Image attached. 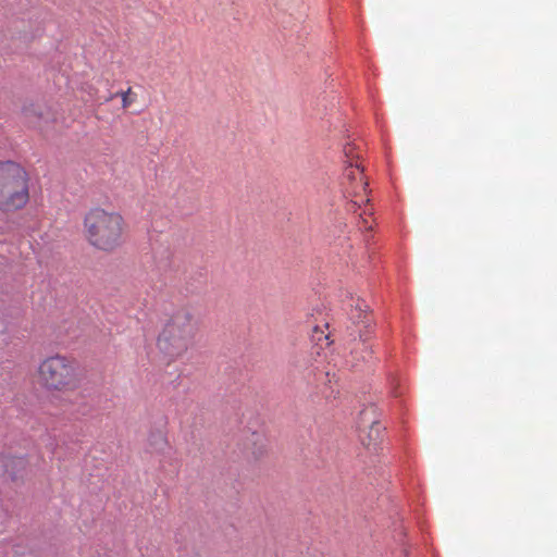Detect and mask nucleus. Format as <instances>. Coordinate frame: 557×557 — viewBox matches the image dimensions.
Masks as SVG:
<instances>
[{"mask_svg":"<svg viewBox=\"0 0 557 557\" xmlns=\"http://www.w3.org/2000/svg\"><path fill=\"white\" fill-rule=\"evenodd\" d=\"M257 440L255 442V444H259L257 449L252 451V455L255 456L256 459H259L261 457H263L267 453V447L263 443V440L260 437V436H256Z\"/></svg>","mask_w":557,"mask_h":557,"instance_id":"9d476101","label":"nucleus"},{"mask_svg":"<svg viewBox=\"0 0 557 557\" xmlns=\"http://www.w3.org/2000/svg\"><path fill=\"white\" fill-rule=\"evenodd\" d=\"M36 379L47 393H73L81 385L78 362L63 354L48 356L39 362Z\"/></svg>","mask_w":557,"mask_h":557,"instance_id":"7ed1b4c3","label":"nucleus"},{"mask_svg":"<svg viewBox=\"0 0 557 557\" xmlns=\"http://www.w3.org/2000/svg\"><path fill=\"white\" fill-rule=\"evenodd\" d=\"M361 221L359 222L360 228L363 230H371L372 225L369 223L367 218H363L362 214L360 215Z\"/></svg>","mask_w":557,"mask_h":557,"instance_id":"9b49d317","label":"nucleus"},{"mask_svg":"<svg viewBox=\"0 0 557 557\" xmlns=\"http://www.w3.org/2000/svg\"><path fill=\"white\" fill-rule=\"evenodd\" d=\"M367 308H368V306L363 302L357 304L356 309H355L356 313L352 312L351 319L357 320L358 322L363 321L362 319L367 318Z\"/></svg>","mask_w":557,"mask_h":557,"instance_id":"1a4fd4ad","label":"nucleus"},{"mask_svg":"<svg viewBox=\"0 0 557 557\" xmlns=\"http://www.w3.org/2000/svg\"><path fill=\"white\" fill-rule=\"evenodd\" d=\"M12 463H16V465H24V460L23 459H14V460H11Z\"/></svg>","mask_w":557,"mask_h":557,"instance_id":"f8f14e48","label":"nucleus"},{"mask_svg":"<svg viewBox=\"0 0 557 557\" xmlns=\"http://www.w3.org/2000/svg\"><path fill=\"white\" fill-rule=\"evenodd\" d=\"M344 153L347 160V163L344 173H343V185L345 191L354 197H360V201L354 200L352 205L360 206V202H368L369 199H363V195H367V186L368 183L363 176V169L361 163L359 162V156L355 152V147L350 144L345 146Z\"/></svg>","mask_w":557,"mask_h":557,"instance_id":"39448f33","label":"nucleus"},{"mask_svg":"<svg viewBox=\"0 0 557 557\" xmlns=\"http://www.w3.org/2000/svg\"><path fill=\"white\" fill-rule=\"evenodd\" d=\"M362 346H363V350L367 354V356L370 357L371 356V351L368 349V347H366L364 344H362Z\"/></svg>","mask_w":557,"mask_h":557,"instance_id":"ddd939ff","label":"nucleus"},{"mask_svg":"<svg viewBox=\"0 0 557 557\" xmlns=\"http://www.w3.org/2000/svg\"><path fill=\"white\" fill-rule=\"evenodd\" d=\"M83 230L92 248L111 253L123 246L127 224L119 211L94 207L84 215Z\"/></svg>","mask_w":557,"mask_h":557,"instance_id":"f257e3e1","label":"nucleus"},{"mask_svg":"<svg viewBox=\"0 0 557 557\" xmlns=\"http://www.w3.org/2000/svg\"><path fill=\"white\" fill-rule=\"evenodd\" d=\"M120 96L122 99V108L128 109L137 99V95L133 91L132 87H128L125 91H120L112 95L109 100Z\"/></svg>","mask_w":557,"mask_h":557,"instance_id":"6e6552de","label":"nucleus"},{"mask_svg":"<svg viewBox=\"0 0 557 557\" xmlns=\"http://www.w3.org/2000/svg\"><path fill=\"white\" fill-rule=\"evenodd\" d=\"M23 115L25 119V123L29 127L39 129V131H42L45 128L46 121L44 117V113L40 110H38L37 108L32 107V108L24 109Z\"/></svg>","mask_w":557,"mask_h":557,"instance_id":"0eeeda50","label":"nucleus"},{"mask_svg":"<svg viewBox=\"0 0 557 557\" xmlns=\"http://www.w3.org/2000/svg\"><path fill=\"white\" fill-rule=\"evenodd\" d=\"M366 412L362 413V425L360 426L359 437L364 447L375 449L382 440L383 426L379 421L372 420L366 423Z\"/></svg>","mask_w":557,"mask_h":557,"instance_id":"423d86ee","label":"nucleus"},{"mask_svg":"<svg viewBox=\"0 0 557 557\" xmlns=\"http://www.w3.org/2000/svg\"><path fill=\"white\" fill-rule=\"evenodd\" d=\"M158 437H159L160 442H165V438L163 437V435L159 434Z\"/></svg>","mask_w":557,"mask_h":557,"instance_id":"4468645a","label":"nucleus"},{"mask_svg":"<svg viewBox=\"0 0 557 557\" xmlns=\"http://www.w3.org/2000/svg\"><path fill=\"white\" fill-rule=\"evenodd\" d=\"M29 177L20 164L0 163V210L13 212L23 209L29 200Z\"/></svg>","mask_w":557,"mask_h":557,"instance_id":"20e7f679","label":"nucleus"},{"mask_svg":"<svg viewBox=\"0 0 557 557\" xmlns=\"http://www.w3.org/2000/svg\"><path fill=\"white\" fill-rule=\"evenodd\" d=\"M198 321L186 307L176 309L164 322L157 337V348L168 363L181 359L194 344Z\"/></svg>","mask_w":557,"mask_h":557,"instance_id":"f03ea898","label":"nucleus"}]
</instances>
